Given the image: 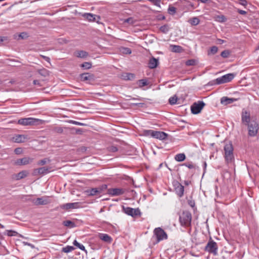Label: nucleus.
Listing matches in <instances>:
<instances>
[{
  "label": "nucleus",
  "mask_w": 259,
  "mask_h": 259,
  "mask_svg": "<svg viewBox=\"0 0 259 259\" xmlns=\"http://www.w3.org/2000/svg\"><path fill=\"white\" fill-rule=\"evenodd\" d=\"M191 213L188 211H183L179 216V221L182 226L188 227L191 226Z\"/></svg>",
  "instance_id": "obj_1"
},
{
  "label": "nucleus",
  "mask_w": 259,
  "mask_h": 259,
  "mask_svg": "<svg viewBox=\"0 0 259 259\" xmlns=\"http://www.w3.org/2000/svg\"><path fill=\"white\" fill-rule=\"evenodd\" d=\"M235 76V74L234 73H228L212 80L209 82V84L212 85L213 84H220L228 82L231 81L234 78Z\"/></svg>",
  "instance_id": "obj_2"
},
{
  "label": "nucleus",
  "mask_w": 259,
  "mask_h": 259,
  "mask_svg": "<svg viewBox=\"0 0 259 259\" xmlns=\"http://www.w3.org/2000/svg\"><path fill=\"white\" fill-rule=\"evenodd\" d=\"M42 120L35 118H22L18 120V123L23 126L35 125L41 123Z\"/></svg>",
  "instance_id": "obj_3"
},
{
  "label": "nucleus",
  "mask_w": 259,
  "mask_h": 259,
  "mask_svg": "<svg viewBox=\"0 0 259 259\" xmlns=\"http://www.w3.org/2000/svg\"><path fill=\"white\" fill-rule=\"evenodd\" d=\"M204 250L209 253L216 256L218 254V246L217 243L214 241L211 238L205 246Z\"/></svg>",
  "instance_id": "obj_4"
},
{
  "label": "nucleus",
  "mask_w": 259,
  "mask_h": 259,
  "mask_svg": "<svg viewBox=\"0 0 259 259\" xmlns=\"http://www.w3.org/2000/svg\"><path fill=\"white\" fill-rule=\"evenodd\" d=\"M224 151L226 161L228 163L232 162L234 158L232 144L231 143H227L224 146Z\"/></svg>",
  "instance_id": "obj_5"
},
{
  "label": "nucleus",
  "mask_w": 259,
  "mask_h": 259,
  "mask_svg": "<svg viewBox=\"0 0 259 259\" xmlns=\"http://www.w3.org/2000/svg\"><path fill=\"white\" fill-rule=\"evenodd\" d=\"M245 125L247 126L248 135L249 136L254 137L256 135L258 130L259 129V125L255 119H252L251 122Z\"/></svg>",
  "instance_id": "obj_6"
},
{
  "label": "nucleus",
  "mask_w": 259,
  "mask_h": 259,
  "mask_svg": "<svg viewBox=\"0 0 259 259\" xmlns=\"http://www.w3.org/2000/svg\"><path fill=\"white\" fill-rule=\"evenodd\" d=\"M205 105V104L202 101H199L197 102L194 103L191 106L192 113L194 114L199 113Z\"/></svg>",
  "instance_id": "obj_7"
},
{
  "label": "nucleus",
  "mask_w": 259,
  "mask_h": 259,
  "mask_svg": "<svg viewBox=\"0 0 259 259\" xmlns=\"http://www.w3.org/2000/svg\"><path fill=\"white\" fill-rule=\"evenodd\" d=\"M241 122L242 124L245 125L246 124H248L250 122H251L252 119L250 116V113L249 111H247L245 110L244 109H242L241 113Z\"/></svg>",
  "instance_id": "obj_8"
},
{
  "label": "nucleus",
  "mask_w": 259,
  "mask_h": 259,
  "mask_svg": "<svg viewBox=\"0 0 259 259\" xmlns=\"http://www.w3.org/2000/svg\"><path fill=\"white\" fill-rule=\"evenodd\" d=\"M154 233L156 237L157 242L166 239L167 238L165 232L160 228H155L154 230Z\"/></svg>",
  "instance_id": "obj_9"
},
{
  "label": "nucleus",
  "mask_w": 259,
  "mask_h": 259,
  "mask_svg": "<svg viewBox=\"0 0 259 259\" xmlns=\"http://www.w3.org/2000/svg\"><path fill=\"white\" fill-rule=\"evenodd\" d=\"M123 210L126 214L132 216V217H136L141 215L140 209L137 208H133L129 207H125L123 206Z\"/></svg>",
  "instance_id": "obj_10"
},
{
  "label": "nucleus",
  "mask_w": 259,
  "mask_h": 259,
  "mask_svg": "<svg viewBox=\"0 0 259 259\" xmlns=\"http://www.w3.org/2000/svg\"><path fill=\"white\" fill-rule=\"evenodd\" d=\"M106 185H104L100 187L92 188L88 190L87 192L88 195L90 196L100 195L102 193L103 190L106 188Z\"/></svg>",
  "instance_id": "obj_11"
},
{
  "label": "nucleus",
  "mask_w": 259,
  "mask_h": 259,
  "mask_svg": "<svg viewBox=\"0 0 259 259\" xmlns=\"http://www.w3.org/2000/svg\"><path fill=\"white\" fill-rule=\"evenodd\" d=\"M126 190L123 188H111L108 190V193L111 196H119L125 192Z\"/></svg>",
  "instance_id": "obj_12"
},
{
  "label": "nucleus",
  "mask_w": 259,
  "mask_h": 259,
  "mask_svg": "<svg viewBox=\"0 0 259 259\" xmlns=\"http://www.w3.org/2000/svg\"><path fill=\"white\" fill-rule=\"evenodd\" d=\"M28 139L27 136L25 135L16 134L12 138V141L17 143H24Z\"/></svg>",
  "instance_id": "obj_13"
},
{
  "label": "nucleus",
  "mask_w": 259,
  "mask_h": 259,
  "mask_svg": "<svg viewBox=\"0 0 259 259\" xmlns=\"http://www.w3.org/2000/svg\"><path fill=\"white\" fill-rule=\"evenodd\" d=\"M33 202L36 205H46L50 202L49 200L48 197H42L37 198L36 199L33 200Z\"/></svg>",
  "instance_id": "obj_14"
},
{
  "label": "nucleus",
  "mask_w": 259,
  "mask_h": 259,
  "mask_svg": "<svg viewBox=\"0 0 259 259\" xmlns=\"http://www.w3.org/2000/svg\"><path fill=\"white\" fill-rule=\"evenodd\" d=\"M79 207V202L67 203L61 206V208L64 209L69 210L71 209H76Z\"/></svg>",
  "instance_id": "obj_15"
},
{
  "label": "nucleus",
  "mask_w": 259,
  "mask_h": 259,
  "mask_svg": "<svg viewBox=\"0 0 259 259\" xmlns=\"http://www.w3.org/2000/svg\"><path fill=\"white\" fill-rule=\"evenodd\" d=\"M153 135V136L152 138H154L160 140H163L166 139L168 136V135L163 132L156 131H154Z\"/></svg>",
  "instance_id": "obj_16"
},
{
  "label": "nucleus",
  "mask_w": 259,
  "mask_h": 259,
  "mask_svg": "<svg viewBox=\"0 0 259 259\" xmlns=\"http://www.w3.org/2000/svg\"><path fill=\"white\" fill-rule=\"evenodd\" d=\"M175 187L176 193L179 197H182L184 195V187L179 183H177Z\"/></svg>",
  "instance_id": "obj_17"
},
{
  "label": "nucleus",
  "mask_w": 259,
  "mask_h": 259,
  "mask_svg": "<svg viewBox=\"0 0 259 259\" xmlns=\"http://www.w3.org/2000/svg\"><path fill=\"white\" fill-rule=\"evenodd\" d=\"M237 99L233 98H228L227 97H223L221 99V103L224 105H227L232 104L234 101H237Z\"/></svg>",
  "instance_id": "obj_18"
},
{
  "label": "nucleus",
  "mask_w": 259,
  "mask_h": 259,
  "mask_svg": "<svg viewBox=\"0 0 259 259\" xmlns=\"http://www.w3.org/2000/svg\"><path fill=\"white\" fill-rule=\"evenodd\" d=\"M32 161V159L28 157H25L17 159L16 161V164L17 165H26Z\"/></svg>",
  "instance_id": "obj_19"
},
{
  "label": "nucleus",
  "mask_w": 259,
  "mask_h": 259,
  "mask_svg": "<svg viewBox=\"0 0 259 259\" xmlns=\"http://www.w3.org/2000/svg\"><path fill=\"white\" fill-rule=\"evenodd\" d=\"M98 237L101 240L108 243H110L112 241V238L107 234L100 233Z\"/></svg>",
  "instance_id": "obj_20"
},
{
  "label": "nucleus",
  "mask_w": 259,
  "mask_h": 259,
  "mask_svg": "<svg viewBox=\"0 0 259 259\" xmlns=\"http://www.w3.org/2000/svg\"><path fill=\"white\" fill-rule=\"evenodd\" d=\"M158 59L152 57L150 59L148 63V67L150 69H154L157 67L158 64Z\"/></svg>",
  "instance_id": "obj_21"
},
{
  "label": "nucleus",
  "mask_w": 259,
  "mask_h": 259,
  "mask_svg": "<svg viewBox=\"0 0 259 259\" xmlns=\"http://www.w3.org/2000/svg\"><path fill=\"white\" fill-rule=\"evenodd\" d=\"M27 174L28 172L27 171H21L20 172L13 175V179H15L16 180H19L26 177L27 176Z\"/></svg>",
  "instance_id": "obj_22"
},
{
  "label": "nucleus",
  "mask_w": 259,
  "mask_h": 259,
  "mask_svg": "<svg viewBox=\"0 0 259 259\" xmlns=\"http://www.w3.org/2000/svg\"><path fill=\"white\" fill-rule=\"evenodd\" d=\"M80 77L81 80L87 81L92 79L93 78V75L89 73H84L80 74Z\"/></svg>",
  "instance_id": "obj_23"
},
{
  "label": "nucleus",
  "mask_w": 259,
  "mask_h": 259,
  "mask_svg": "<svg viewBox=\"0 0 259 259\" xmlns=\"http://www.w3.org/2000/svg\"><path fill=\"white\" fill-rule=\"evenodd\" d=\"M170 48L171 51L175 53H181L184 50L181 46L178 45H171L170 46Z\"/></svg>",
  "instance_id": "obj_24"
},
{
  "label": "nucleus",
  "mask_w": 259,
  "mask_h": 259,
  "mask_svg": "<svg viewBox=\"0 0 259 259\" xmlns=\"http://www.w3.org/2000/svg\"><path fill=\"white\" fill-rule=\"evenodd\" d=\"M83 16L89 21H95L97 16L91 13H85Z\"/></svg>",
  "instance_id": "obj_25"
},
{
  "label": "nucleus",
  "mask_w": 259,
  "mask_h": 259,
  "mask_svg": "<svg viewBox=\"0 0 259 259\" xmlns=\"http://www.w3.org/2000/svg\"><path fill=\"white\" fill-rule=\"evenodd\" d=\"M51 171V170H50V168L47 167H42L37 169L38 173L42 175L47 174L50 172Z\"/></svg>",
  "instance_id": "obj_26"
},
{
  "label": "nucleus",
  "mask_w": 259,
  "mask_h": 259,
  "mask_svg": "<svg viewBox=\"0 0 259 259\" xmlns=\"http://www.w3.org/2000/svg\"><path fill=\"white\" fill-rule=\"evenodd\" d=\"M75 55L78 58H83L88 56V53L84 51H79L75 53Z\"/></svg>",
  "instance_id": "obj_27"
},
{
  "label": "nucleus",
  "mask_w": 259,
  "mask_h": 259,
  "mask_svg": "<svg viewBox=\"0 0 259 259\" xmlns=\"http://www.w3.org/2000/svg\"><path fill=\"white\" fill-rule=\"evenodd\" d=\"M186 158V156L184 153L178 154L175 156V159L176 161L181 162L184 161Z\"/></svg>",
  "instance_id": "obj_28"
},
{
  "label": "nucleus",
  "mask_w": 259,
  "mask_h": 259,
  "mask_svg": "<svg viewBox=\"0 0 259 259\" xmlns=\"http://www.w3.org/2000/svg\"><path fill=\"white\" fill-rule=\"evenodd\" d=\"M38 73L42 76L47 77L50 75V72L45 68H42L38 70Z\"/></svg>",
  "instance_id": "obj_29"
},
{
  "label": "nucleus",
  "mask_w": 259,
  "mask_h": 259,
  "mask_svg": "<svg viewBox=\"0 0 259 259\" xmlns=\"http://www.w3.org/2000/svg\"><path fill=\"white\" fill-rule=\"evenodd\" d=\"M122 76L125 80H132L135 78V75L130 73H125L122 74Z\"/></svg>",
  "instance_id": "obj_30"
},
{
  "label": "nucleus",
  "mask_w": 259,
  "mask_h": 259,
  "mask_svg": "<svg viewBox=\"0 0 259 259\" xmlns=\"http://www.w3.org/2000/svg\"><path fill=\"white\" fill-rule=\"evenodd\" d=\"M215 20L219 22H225L227 21L226 17L223 15L216 16L214 18Z\"/></svg>",
  "instance_id": "obj_31"
},
{
  "label": "nucleus",
  "mask_w": 259,
  "mask_h": 259,
  "mask_svg": "<svg viewBox=\"0 0 259 259\" xmlns=\"http://www.w3.org/2000/svg\"><path fill=\"white\" fill-rule=\"evenodd\" d=\"M188 22L192 25L196 26L199 23L200 20L197 17H193L189 20Z\"/></svg>",
  "instance_id": "obj_32"
},
{
  "label": "nucleus",
  "mask_w": 259,
  "mask_h": 259,
  "mask_svg": "<svg viewBox=\"0 0 259 259\" xmlns=\"http://www.w3.org/2000/svg\"><path fill=\"white\" fill-rule=\"evenodd\" d=\"M63 224L66 227H69L70 228H74L75 227V225L74 223L70 221L67 220L63 222Z\"/></svg>",
  "instance_id": "obj_33"
},
{
  "label": "nucleus",
  "mask_w": 259,
  "mask_h": 259,
  "mask_svg": "<svg viewBox=\"0 0 259 259\" xmlns=\"http://www.w3.org/2000/svg\"><path fill=\"white\" fill-rule=\"evenodd\" d=\"M138 83L140 88H142L148 84L147 80L146 79H142L139 80L138 81Z\"/></svg>",
  "instance_id": "obj_34"
},
{
  "label": "nucleus",
  "mask_w": 259,
  "mask_h": 259,
  "mask_svg": "<svg viewBox=\"0 0 259 259\" xmlns=\"http://www.w3.org/2000/svg\"><path fill=\"white\" fill-rule=\"evenodd\" d=\"M122 21L123 23H128L130 25H134L136 22V21L132 17H130L127 19H123Z\"/></svg>",
  "instance_id": "obj_35"
},
{
  "label": "nucleus",
  "mask_w": 259,
  "mask_h": 259,
  "mask_svg": "<svg viewBox=\"0 0 259 259\" xmlns=\"http://www.w3.org/2000/svg\"><path fill=\"white\" fill-rule=\"evenodd\" d=\"M73 244L81 250L85 251V247L82 244L78 242L76 240H74Z\"/></svg>",
  "instance_id": "obj_36"
},
{
  "label": "nucleus",
  "mask_w": 259,
  "mask_h": 259,
  "mask_svg": "<svg viewBox=\"0 0 259 259\" xmlns=\"http://www.w3.org/2000/svg\"><path fill=\"white\" fill-rule=\"evenodd\" d=\"M154 131L151 130H146L143 131V135L146 136L153 137Z\"/></svg>",
  "instance_id": "obj_37"
},
{
  "label": "nucleus",
  "mask_w": 259,
  "mask_h": 259,
  "mask_svg": "<svg viewBox=\"0 0 259 259\" xmlns=\"http://www.w3.org/2000/svg\"><path fill=\"white\" fill-rule=\"evenodd\" d=\"M63 129L64 128L62 126H57L53 127V131L58 134H62L63 132Z\"/></svg>",
  "instance_id": "obj_38"
},
{
  "label": "nucleus",
  "mask_w": 259,
  "mask_h": 259,
  "mask_svg": "<svg viewBox=\"0 0 259 259\" xmlns=\"http://www.w3.org/2000/svg\"><path fill=\"white\" fill-rule=\"evenodd\" d=\"M177 100H178V98H177V96L174 95V96L171 97L169 99L168 102L170 105H174L177 103Z\"/></svg>",
  "instance_id": "obj_39"
},
{
  "label": "nucleus",
  "mask_w": 259,
  "mask_h": 259,
  "mask_svg": "<svg viewBox=\"0 0 259 259\" xmlns=\"http://www.w3.org/2000/svg\"><path fill=\"white\" fill-rule=\"evenodd\" d=\"M74 249V248L72 246H67L62 248V251L65 253H68Z\"/></svg>",
  "instance_id": "obj_40"
},
{
  "label": "nucleus",
  "mask_w": 259,
  "mask_h": 259,
  "mask_svg": "<svg viewBox=\"0 0 259 259\" xmlns=\"http://www.w3.org/2000/svg\"><path fill=\"white\" fill-rule=\"evenodd\" d=\"M169 30V27L168 25H164L160 27V30L164 33H167Z\"/></svg>",
  "instance_id": "obj_41"
},
{
  "label": "nucleus",
  "mask_w": 259,
  "mask_h": 259,
  "mask_svg": "<svg viewBox=\"0 0 259 259\" xmlns=\"http://www.w3.org/2000/svg\"><path fill=\"white\" fill-rule=\"evenodd\" d=\"M17 232L13 230H6L5 234H7L9 236H15L17 234Z\"/></svg>",
  "instance_id": "obj_42"
},
{
  "label": "nucleus",
  "mask_w": 259,
  "mask_h": 259,
  "mask_svg": "<svg viewBox=\"0 0 259 259\" xmlns=\"http://www.w3.org/2000/svg\"><path fill=\"white\" fill-rule=\"evenodd\" d=\"M92 63L91 62H84L82 63L80 66L86 69H90L92 67Z\"/></svg>",
  "instance_id": "obj_43"
},
{
  "label": "nucleus",
  "mask_w": 259,
  "mask_h": 259,
  "mask_svg": "<svg viewBox=\"0 0 259 259\" xmlns=\"http://www.w3.org/2000/svg\"><path fill=\"white\" fill-rule=\"evenodd\" d=\"M176 12V9L173 6H169L168 9V13L169 14L174 15Z\"/></svg>",
  "instance_id": "obj_44"
},
{
  "label": "nucleus",
  "mask_w": 259,
  "mask_h": 259,
  "mask_svg": "<svg viewBox=\"0 0 259 259\" xmlns=\"http://www.w3.org/2000/svg\"><path fill=\"white\" fill-rule=\"evenodd\" d=\"M230 54V53L229 51L225 50L221 53V56L223 58H226L229 56Z\"/></svg>",
  "instance_id": "obj_45"
},
{
  "label": "nucleus",
  "mask_w": 259,
  "mask_h": 259,
  "mask_svg": "<svg viewBox=\"0 0 259 259\" xmlns=\"http://www.w3.org/2000/svg\"><path fill=\"white\" fill-rule=\"evenodd\" d=\"M196 64V61L195 60L191 59L188 60L186 62V65L187 66H193Z\"/></svg>",
  "instance_id": "obj_46"
},
{
  "label": "nucleus",
  "mask_w": 259,
  "mask_h": 259,
  "mask_svg": "<svg viewBox=\"0 0 259 259\" xmlns=\"http://www.w3.org/2000/svg\"><path fill=\"white\" fill-rule=\"evenodd\" d=\"M109 151L111 152H115L118 151V148L116 146L111 145L108 148Z\"/></svg>",
  "instance_id": "obj_47"
},
{
  "label": "nucleus",
  "mask_w": 259,
  "mask_h": 259,
  "mask_svg": "<svg viewBox=\"0 0 259 259\" xmlns=\"http://www.w3.org/2000/svg\"><path fill=\"white\" fill-rule=\"evenodd\" d=\"M189 169H193L195 168L194 165L192 162L186 163L183 164Z\"/></svg>",
  "instance_id": "obj_48"
},
{
  "label": "nucleus",
  "mask_w": 259,
  "mask_h": 259,
  "mask_svg": "<svg viewBox=\"0 0 259 259\" xmlns=\"http://www.w3.org/2000/svg\"><path fill=\"white\" fill-rule=\"evenodd\" d=\"M218 47H217L216 46H213L210 49V53L212 54H215L218 52Z\"/></svg>",
  "instance_id": "obj_49"
},
{
  "label": "nucleus",
  "mask_w": 259,
  "mask_h": 259,
  "mask_svg": "<svg viewBox=\"0 0 259 259\" xmlns=\"http://www.w3.org/2000/svg\"><path fill=\"white\" fill-rule=\"evenodd\" d=\"M27 34L25 32H22L19 34V37L21 39H24L27 37Z\"/></svg>",
  "instance_id": "obj_50"
},
{
  "label": "nucleus",
  "mask_w": 259,
  "mask_h": 259,
  "mask_svg": "<svg viewBox=\"0 0 259 259\" xmlns=\"http://www.w3.org/2000/svg\"><path fill=\"white\" fill-rule=\"evenodd\" d=\"M47 161H49V160H48L46 158L43 159L38 162V164L43 165L45 164Z\"/></svg>",
  "instance_id": "obj_51"
},
{
  "label": "nucleus",
  "mask_w": 259,
  "mask_h": 259,
  "mask_svg": "<svg viewBox=\"0 0 259 259\" xmlns=\"http://www.w3.org/2000/svg\"><path fill=\"white\" fill-rule=\"evenodd\" d=\"M70 123H72V124H74L75 125H81V126L85 125L84 123L74 121V120H71L70 121Z\"/></svg>",
  "instance_id": "obj_52"
},
{
  "label": "nucleus",
  "mask_w": 259,
  "mask_h": 259,
  "mask_svg": "<svg viewBox=\"0 0 259 259\" xmlns=\"http://www.w3.org/2000/svg\"><path fill=\"white\" fill-rule=\"evenodd\" d=\"M238 3L240 5L243 6H246L247 4V2L246 0H238Z\"/></svg>",
  "instance_id": "obj_53"
},
{
  "label": "nucleus",
  "mask_w": 259,
  "mask_h": 259,
  "mask_svg": "<svg viewBox=\"0 0 259 259\" xmlns=\"http://www.w3.org/2000/svg\"><path fill=\"white\" fill-rule=\"evenodd\" d=\"M14 152L16 154H20L22 152V149L21 148H17L15 149Z\"/></svg>",
  "instance_id": "obj_54"
},
{
  "label": "nucleus",
  "mask_w": 259,
  "mask_h": 259,
  "mask_svg": "<svg viewBox=\"0 0 259 259\" xmlns=\"http://www.w3.org/2000/svg\"><path fill=\"white\" fill-rule=\"evenodd\" d=\"M9 39L8 37L7 36H0V44H1L3 42L8 40Z\"/></svg>",
  "instance_id": "obj_55"
},
{
  "label": "nucleus",
  "mask_w": 259,
  "mask_h": 259,
  "mask_svg": "<svg viewBox=\"0 0 259 259\" xmlns=\"http://www.w3.org/2000/svg\"><path fill=\"white\" fill-rule=\"evenodd\" d=\"M33 83L34 85H36L39 87H40L41 85L39 81L37 80H34Z\"/></svg>",
  "instance_id": "obj_56"
},
{
  "label": "nucleus",
  "mask_w": 259,
  "mask_h": 259,
  "mask_svg": "<svg viewBox=\"0 0 259 259\" xmlns=\"http://www.w3.org/2000/svg\"><path fill=\"white\" fill-rule=\"evenodd\" d=\"M237 12L241 15H245L247 13V12L245 11L240 9H238Z\"/></svg>",
  "instance_id": "obj_57"
},
{
  "label": "nucleus",
  "mask_w": 259,
  "mask_h": 259,
  "mask_svg": "<svg viewBox=\"0 0 259 259\" xmlns=\"http://www.w3.org/2000/svg\"><path fill=\"white\" fill-rule=\"evenodd\" d=\"M132 105L134 106H138L139 107H142L143 105H144V103H132Z\"/></svg>",
  "instance_id": "obj_58"
},
{
  "label": "nucleus",
  "mask_w": 259,
  "mask_h": 259,
  "mask_svg": "<svg viewBox=\"0 0 259 259\" xmlns=\"http://www.w3.org/2000/svg\"><path fill=\"white\" fill-rule=\"evenodd\" d=\"M161 0H156L155 1H153L154 2L152 3L154 5L156 6H159L160 5V2Z\"/></svg>",
  "instance_id": "obj_59"
},
{
  "label": "nucleus",
  "mask_w": 259,
  "mask_h": 259,
  "mask_svg": "<svg viewBox=\"0 0 259 259\" xmlns=\"http://www.w3.org/2000/svg\"><path fill=\"white\" fill-rule=\"evenodd\" d=\"M75 132L77 134H81V133L82 132V130L81 128L76 129Z\"/></svg>",
  "instance_id": "obj_60"
},
{
  "label": "nucleus",
  "mask_w": 259,
  "mask_h": 259,
  "mask_svg": "<svg viewBox=\"0 0 259 259\" xmlns=\"http://www.w3.org/2000/svg\"><path fill=\"white\" fill-rule=\"evenodd\" d=\"M42 58H44L46 61L50 62V59L48 57L45 56H41Z\"/></svg>",
  "instance_id": "obj_61"
},
{
  "label": "nucleus",
  "mask_w": 259,
  "mask_h": 259,
  "mask_svg": "<svg viewBox=\"0 0 259 259\" xmlns=\"http://www.w3.org/2000/svg\"><path fill=\"white\" fill-rule=\"evenodd\" d=\"M218 41L219 42V43L220 44H223L225 42V40H223V39H218Z\"/></svg>",
  "instance_id": "obj_62"
},
{
  "label": "nucleus",
  "mask_w": 259,
  "mask_h": 259,
  "mask_svg": "<svg viewBox=\"0 0 259 259\" xmlns=\"http://www.w3.org/2000/svg\"><path fill=\"white\" fill-rule=\"evenodd\" d=\"M125 50H126V53L127 54H131V51L130 49L128 48H125Z\"/></svg>",
  "instance_id": "obj_63"
},
{
  "label": "nucleus",
  "mask_w": 259,
  "mask_h": 259,
  "mask_svg": "<svg viewBox=\"0 0 259 259\" xmlns=\"http://www.w3.org/2000/svg\"><path fill=\"white\" fill-rule=\"evenodd\" d=\"M199 1H200L202 3H206L209 0H198Z\"/></svg>",
  "instance_id": "obj_64"
}]
</instances>
